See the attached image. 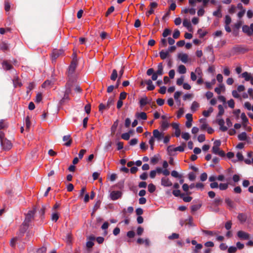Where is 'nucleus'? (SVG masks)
<instances>
[{
	"instance_id": "nucleus-47",
	"label": "nucleus",
	"mask_w": 253,
	"mask_h": 253,
	"mask_svg": "<svg viewBox=\"0 0 253 253\" xmlns=\"http://www.w3.org/2000/svg\"><path fill=\"white\" fill-rule=\"evenodd\" d=\"M148 189L150 193H152L155 191L156 187L153 184L150 183L148 185Z\"/></svg>"
},
{
	"instance_id": "nucleus-49",
	"label": "nucleus",
	"mask_w": 253,
	"mask_h": 253,
	"mask_svg": "<svg viewBox=\"0 0 253 253\" xmlns=\"http://www.w3.org/2000/svg\"><path fill=\"white\" fill-rule=\"evenodd\" d=\"M115 8L113 6L110 7L106 12L105 13V16L108 17L110 14H111L114 11Z\"/></svg>"
},
{
	"instance_id": "nucleus-56",
	"label": "nucleus",
	"mask_w": 253,
	"mask_h": 253,
	"mask_svg": "<svg viewBox=\"0 0 253 253\" xmlns=\"http://www.w3.org/2000/svg\"><path fill=\"white\" fill-rule=\"evenodd\" d=\"M35 87V84L33 82L30 83L27 87V92L28 93L31 90L34 89Z\"/></svg>"
},
{
	"instance_id": "nucleus-26",
	"label": "nucleus",
	"mask_w": 253,
	"mask_h": 253,
	"mask_svg": "<svg viewBox=\"0 0 253 253\" xmlns=\"http://www.w3.org/2000/svg\"><path fill=\"white\" fill-rule=\"evenodd\" d=\"M136 117L139 119L146 120L147 118V114L145 112L138 113L136 114Z\"/></svg>"
},
{
	"instance_id": "nucleus-16",
	"label": "nucleus",
	"mask_w": 253,
	"mask_h": 253,
	"mask_svg": "<svg viewBox=\"0 0 253 253\" xmlns=\"http://www.w3.org/2000/svg\"><path fill=\"white\" fill-rule=\"evenodd\" d=\"M225 202L230 210L233 209L235 208V204L234 202L229 198L225 199Z\"/></svg>"
},
{
	"instance_id": "nucleus-8",
	"label": "nucleus",
	"mask_w": 253,
	"mask_h": 253,
	"mask_svg": "<svg viewBox=\"0 0 253 253\" xmlns=\"http://www.w3.org/2000/svg\"><path fill=\"white\" fill-rule=\"evenodd\" d=\"M2 67L5 71L10 70L13 69V66L9 60H4L1 63Z\"/></svg>"
},
{
	"instance_id": "nucleus-30",
	"label": "nucleus",
	"mask_w": 253,
	"mask_h": 253,
	"mask_svg": "<svg viewBox=\"0 0 253 253\" xmlns=\"http://www.w3.org/2000/svg\"><path fill=\"white\" fill-rule=\"evenodd\" d=\"M242 77L244 78L246 81H249L251 79V75L247 72H245L242 74Z\"/></svg>"
},
{
	"instance_id": "nucleus-34",
	"label": "nucleus",
	"mask_w": 253,
	"mask_h": 253,
	"mask_svg": "<svg viewBox=\"0 0 253 253\" xmlns=\"http://www.w3.org/2000/svg\"><path fill=\"white\" fill-rule=\"evenodd\" d=\"M169 54V51H165L164 50H162L160 52V56L162 59L164 60L168 57Z\"/></svg>"
},
{
	"instance_id": "nucleus-28",
	"label": "nucleus",
	"mask_w": 253,
	"mask_h": 253,
	"mask_svg": "<svg viewBox=\"0 0 253 253\" xmlns=\"http://www.w3.org/2000/svg\"><path fill=\"white\" fill-rule=\"evenodd\" d=\"M8 127V124L5 120H0V129H5Z\"/></svg>"
},
{
	"instance_id": "nucleus-53",
	"label": "nucleus",
	"mask_w": 253,
	"mask_h": 253,
	"mask_svg": "<svg viewBox=\"0 0 253 253\" xmlns=\"http://www.w3.org/2000/svg\"><path fill=\"white\" fill-rule=\"evenodd\" d=\"M198 33L199 34L200 38H203L207 35V32L206 31H203L202 29H199L198 30Z\"/></svg>"
},
{
	"instance_id": "nucleus-42",
	"label": "nucleus",
	"mask_w": 253,
	"mask_h": 253,
	"mask_svg": "<svg viewBox=\"0 0 253 253\" xmlns=\"http://www.w3.org/2000/svg\"><path fill=\"white\" fill-rule=\"evenodd\" d=\"M99 111L101 113H103L104 110L105 109H108L109 108L107 107V105H105L103 103H100L98 106Z\"/></svg>"
},
{
	"instance_id": "nucleus-46",
	"label": "nucleus",
	"mask_w": 253,
	"mask_h": 253,
	"mask_svg": "<svg viewBox=\"0 0 253 253\" xmlns=\"http://www.w3.org/2000/svg\"><path fill=\"white\" fill-rule=\"evenodd\" d=\"M183 25L187 29H189L191 27L190 21L188 19H184L183 21Z\"/></svg>"
},
{
	"instance_id": "nucleus-14",
	"label": "nucleus",
	"mask_w": 253,
	"mask_h": 253,
	"mask_svg": "<svg viewBox=\"0 0 253 253\" xmlns=\"http://www.w3.org/2000/svg\"><path fill=\"white\" fill-rule=\"evenodd\" d=\"M63 140L66 142L64 145L66 146H70L72 142V140L70 135H65L63 137Z\"/></svg>"
},
{
	"instance_id": "nucleus-62",
	"label": "nucleus",
	"mask_w": 253,
	"mask_h": 253,
	"mask_svg": "<svg viewBox=\"0 0 253 253\" xmlns=\"http://www.w3.org/2000/svg\"><path fill=\"white\" fill-rule=\"evenodd\" d=\"M84 110L87 114L90 113L91 110V105L89 103L85 106Z\"/></svg>"
},
{
	"instance_id": "nucleus-1",
	"label": "nucleus",
	"mask_w": 253,
	"mask_h": 253,
	"mask_svg": "<svg viewBox=\"0 0 253 253\" xmlns=\"http://www.w3.org/2000/svg\"><path fill=\"white\" fill-rule=\"evenodd\" d=\"M73 56L72 60L68 67L66 74L67 76V80L76 82L77 77L75 74V71L78 64V61L76 53H74Z\"/></svg>"
},
{
	"instance_id": "nucleus-25",
	"label": "nucleus",
	"mask_w": 253,
	"mask_h": 253,
	"mask_svg": "<svg viewBox=\"0 0 253 253\" xmlns=\"http://www.w3.org/2000/svg\"><path fill=\"white\" fill-rule=\"evenodd\" d=\"M178 57L183 63H186L188 61V56L185 53L179 54Z\"/></svg>"
},
{
	"instance_id": "nucleus-17",
	"label": "nucleus",
	"mask_w": 253,
	"mask_h": 253,
	"mask_svg": "<svg viewBox=\"0 0 253 253\" xmlns=\"http://www.w3.org/2000/svg\"><path fill=\"white\" fill-rule=\"evenodd\" d=\"M70 95H67L66 94H64L63 97L60 100L59 103L61 105H63L65 104L66 103L69 102L70 100Z\"/></svg>"
},
{
	"instance_id": "nucleus-3",
	"label": "nucleus",
	"mask_w": 253,
	"mask_h": 253,
	"mask_svg": "<svg viewBox=\"0 0 253 253\" xmlns=\"http://www.w3.org/2000/svg\"><path fill=\"white\" fill-rule=\"evenodd\" d=\"M75 81H68L65 84V90L64 91V94L70 95L72 93V87L75 83Z\"/></svg>"
},
{
	"instance_id": "nucleus-22",
	"label": "nucleus",
	"mask_w": 253,
	"mask_h": 253,
	"mask_svg": "<svg viewBox=\"0 0 253 253\" xmlns=\"http://www.w3.org/2000/svg\"><path fill=\"white\" fill-rule=\"evenodd\" d=\"M237 218L241 223H244L247 220V215L244 213H240L238 214Z\"/></svg>"
},
{
	"instance_id": "nucleus-36",
	"label": "nucleus",
	"mask_w": 253,
	"mask_h": 253,
	"mask_svg": "<svg viewBox=\"0 0 253 253\" xmlns=\"http://www.w3.org/2000/svg\"><path fill=\"white\" fill-rule=\"evenodd\" d=\"M169 126V124L167 121H163L161 123V128L163 130H165L167 129Z\"/></svg>"
},
{
	"instance_id": "nucleus-12",
	"label": "nucleus",
	"mask_w": 253,
	"mask_h": 253,
	"mask_svg": "<svg viewBox=\"0 0 253 253\" xmlns=\"http://www.w3.org/2000/svg\"><path fill=\"white\" fill-rule=\"evenodd\" d=\"M217 123L218 125L220 126V130H221L223 132L226 131L228 129V128L227 126H224V121L222 119H218L217 120Z\"/></svg>"
},
{
	"instance_id": "nucleus-55",
	"label": "nucleus",
	"mask_w": 253,
	"mask_h": 253,
	"mask_svg": "<svg viewBox=\"0 0 253 253\" xmlns=\"http://www.w3.org/2000/svg\"><path fill=\"white\" fill-rule=\"evenodd\" d=\"M10 8V3L7 1L5 0L4 1V9L7 12L9 11Z\"/></svg>"
},
{
	"instance_id": "nucleus-35",
	"label": "nucleus",
	"mask_w": 253,
	"mask_h": 253,
	"mask_svg": "<svg viewBox=\"0 0 253 253\" xmlns=\"http://www.w3.org/2000/svg\"><path fill=\"white\" fill-rule=\"evenodd\" d=\"M178 71L180 74H185L186 72V67L183 65H180L178 67Z\"/></svg>"
},
{
	"instance_id": "nucleus-11",
	"label": "nucleus",
	"mask_w": 253,
	"mask_h": 253,
	"mask_svg": "<svg viewBox=\"0 0 253 253\" xmlns=\"http://www.w3.org/2000/svg\"><path fill=\"white\" fill-rule=\"evenodd\" d=\"M237 236L241 240H248L250 238V235L243 231L240 230L237 232Z\"/></svg>"
},
{
	"instance_id": "nucleus-31",
	"label": "nucleus",
	"mask_w": 253,
	"mask_h": 253,
	"mask_svg": "<svg viewBox=\"0 0 253 253\" xmlns=\"http://www.w3.org/2000/svg\"><path fill=\"white\" fill-rule=\"evenodd\" d=\"M213 109L212 107H210L208 110H204L203 112V115L206 117H208L213 112Z\"/></svg>"
},
{
	"instance_id": "nucleus-29",
	"label": "nucleus",
	"mask_w": 253,
	"mask_h": 253,
	"mask_svg": "<svg viewBox=\"0 0 253 253\" xmlns=\"http://www.w3.org/2000/svg\"><path fill=\"white\" fill-rule=\"evenodd\" d=\"M25 125H26V129L29 130V129L31 127V121H30V117L29 116H27L26 117Z\"/></svg>"
},
{
	"instance_id": "nucleus-40",
	"label": "nucleus",
	"mask_w": 253,
	"mask_h": 253,
	"mask_svg": "<svg viewBox=\"0 0 253 253\" xmlns=\"http://www.w3.org/2000/svg\"><path fill=\"white\" fill-rule=\"evenodd\" d=\"M130 133H131V130L129 131L128 132L123 133L121 135L122 138L126 140H128L130 138Z\"/></svg>"
},
{
	"instance_id": "nucleus-44",
	"label": "nucleus",
	"mask_w": 253,
	"mask_h": 253,
	"mask_svg": "<svg viewBox=\"0 0 253 253\" xmlns=\"http://www.w3.org/2000/svg\"><path fill=\"white\" fill-rule=\"evenodd\" d=\"M201 207V205H193L191 207V210L192 212H194L198 211Z\"/></svg>"
},
{
	"instance_id": "nucleus-33",
	"label": "nucleus",
	"mask_w": 253,
	"mask_h": 253,
	"mask_svg": "<svg viewBox=\"0 0 253 253\" xmlns=\"http://www.w3.org/2000/svg\"><path fill=\"white\" fill-rule=\"evenodd\" d=\"M89 239L91 241H87L86 244V247L88 249L91 248L94 246V243L92 242V241L94 240V237H90Z\"/></svg>"
},
{
	"instance_id": "nucleus-48",
	"label": "nucleus",
	"mask_w": 253,
	"mask_h": 253,
	"mask_svg": "<svg viewBox=\"0 0 253 253\" xmlns=\"http://www.w3.org/2000/svg\"><path fill=\"white\" fill-rule=\"evenodd\" d=\"M223 88L224 85L222 84H220L218 87L215 88L214 91L217 94H219L221 92L222 89Z\"/></svg>"
},
{
	"instance_id": "nucleus-59",
	"label": "nucleus",
	"mask_w": 253,
	"mask_h": 253,
	"mask_svg": "<svg viewBox=\"0 0 253 253\" xmlns=\"http://www.w3.org/2000/svg\"><path fill=\"white\" fill-rule=\"evenodd\" d=\"M114 99L111 97H110L108 99L107 104H106L107 107L109 108L110 107V106L114 104Z\"/></svg>"
},
{
	"instance_id": "nucleus-13",
	"label": "nucleus",
	"mask_w": 253,
	"mask_h": 253,
	"mask_svg": "<svg viewBox=\"0 0 253 253\" xmlns=\"http://www.w3.org/2000/svg\"><path fill=\"white\" fill-rule=\"evenodd\" d=\"M161 185L164 187H170L172 183L168 178L163 177L161 179Z\"/></svg>"
},
{
	"instance_id": "nucleus-2",
	"label": "nucleus",
	"mask_w": 253,
	"mask_h": 253,
	"mask_svg": "<svg viewBox=\"0 0 253 253\" xmlns=\"http://www.w3.org/2000/svg\"><path fill=\"white\" fill-rule=\"evenodd\" d=\"M36 212V210L34 209L32 210L29 211L27 213L25 214V218L24 221V224H27L30 225V223L34 220L35 214Z\"/></svg>"
},
{
	"instance_id": "nucleus-18",
	"label": "nucleus",
	"mask_w": 253,
	"mask_h": 253,
	"mask_svg": "<svg viewBox=\"0 0 253 253\" xmlns=\"http://www.w3.org/2000/svg\"><path fill=\"white\" fill-rule=\"evenodd\" d=\"M29 227V225H28L27 224H25L23 222L22 223V224L21 225V226H20V229H19L20 234L21 235H23L25 233V232L26 231V230L28 229Z\"/></svg>"
},
{
	"instance_id": "nucleus-19",
	"label": "nucleus",
	"mask_w": 253,
	"mask_h": 253,
	"mask_svg": "<svg viewBox=\"0 0 253 253\" xmlns=\"http://www.w3.org/2000/svg\"><path fill=\"white\" fill-rule=\"evenodd\" d=\"M241 118L242 120L243 126L244 127H245L248 123L249 120L245 113H242L241 114Z\"/></svg>"
},
{
	"instance_id": "nucleus-15",
	"label": "nucleus",
	"mask_w": 253,
	"mask_h": 253,
	"mask_svg": "<svg viewBox=\"0 0 253 253\" xmlns=\"http://www.w3.org/2000/svg\"><path fill=\"white\" fill-rule=\"evenodd\" d=\"M145 84L147 85V89L148 90H153L155 89V86L153 84L152 81L151 80H147L144 81Z\"/></svg>"
},
{
	"instance_id": "nucleus-9",
	"label": "nucleus",
	"mask_w": 253,
	"mask_h": 253,
	"mask_svg": "<svg viewBox=\"0 0 253 253\" xmlns=\"http://www.w3.org/2000/svg\"><path fill=\"white\" fill-rule=\"evenodd\" d=\"M122 193L120 191H113L110 194V197L112 200H116L121 197Z\"/></svg>"
},
{
	"instance_id": "nucleus-10",
	"label": "nucleus",
	"mask_w": 253,
	"mask_h": 253,
	"mask_svg": "<svg viewBox=\"0 0 253 253\" xmlns=\"http://www.w3.org/2000/svg\"><path fill=\"white\" fill-rule=\"evenodd\" d=\"M151 99H149L147 96L141 98L139 102L140 107L142 108L147 104H150L151 102Z\"/></svg>"
},
{
	"instance_id": "nucleus-23",
	"label": "nucleus",
	"mask_w": 253,
	"mask_h": 253,
	"mask_svg": "<svg viewBox=\"0 0 253 253\" xmlns=\"http://www.w3.org/2000/svg\"><path fill=\"white\" fill-rule=\"evenodd\" d=\"M222 203V200L220 198H215L211 205L214 207H218L221 205Z\"/></svg>"
},
{
	"instance_id": "nucleus-52",
	"label": "nucleus",
	"mask_w": 253,
	"mask_h": 253,
	"mask_svg": "<svg viewBox=\"0 0 253 253\" xmlns=\"http://www.w3.org/2000/svg\"><path fill=\"white\" fill-rule=\"evenodd\" d=\"M184 113V110L182 108H180L177 112L176 117L177 119L180 118Z\"/></svg>"
},
{
	"instance_id": "nucleus-20",
	"label": "nucleus",
	"mask_w": 253,
	"mask_h": 253,
	"mask_svg": "<svg viewBox=\"0 0 253 253\" xmlns=\"http://www.w3.org/2000/svg\"><path fill=\"white\" fill-rule=\"evenodd\" d=\"M0 49L3 52L8 50L9 46L8 44L4 42H2L0 43Z\"/></svg>"
},
{
	"instance_id": "nucleus-37",
	"label": "nucleus",
	"mask_w": 253,
	"mask_h": 253,
	"mask_svg": "<svg viewBox=\"0 0 253 253\" xmlns=\"http://www.w3.org/2000/svg\"><path fill=\"white\" fill-rule=\"evenodd\" d=\"M218 113L217 114V117H221L222 116L224 113V109L223 108V107L222 105H219L218 106Z\"/></svg>"
},
{
	"instance_id": "nucleus-4",
	"label": "nucleus",
	"mask_w": 253,
	"mask_h": 253,
	"mask_svg": "<svg viewBox=\"0 0 253 253\" xmlns=\"http://www.w3.org/2000/svg\"><path fill=\"white\" fill-rule=\"evenodd\" d=\"M151 138H154V141L156 139L157 141H161L164 138V133L160 132L158 129H154L153 131V136Z\"/></svg>"
},
{
	"instance_id": "nucleus-7",
	"label": "nucleus",
	"mask_w": 253,
	"mask_h": 253,
	"mask_svg": "<svg viewBox=\"0 0 253 253\" xmlns=\"http://www.w3.org/2000/svg\"><path fill=\"white\" fill-rule=\"evenodd\" d=\"M64 51L61 49H54L53 50L51 54V59L52 61H55V60L61 55L63 53Z\"/></svg>"
},
{
	"instance_id": "nucleus-41",
	"label": "nucleus",
	"mask_w": 253,
	"mask_h": 253,
	"mask_svg": "<svg viewBox=\"0 0 253 253\" xmlns=\"http://www.w3.org/2000/svg\"><path fill=\"white\" fill-rule=\"evenodd\" d=\"M101 201L100 200H98L97 201H96V202L94 204L93 207V212L91 213V215H93L94 212L96 211L98 209H99Z\"/></svg>"
},
{
	"instance_id": "nucleus-60",
	"label": "nucleus",
	"mask_w": 253,
	"mask_h": 253,
	"mask_svg": "<svg viewBox=\"0 0 253 253\" xmlns=\"http://www.w3.org/2000/svg\"><path fill=\"white\" fill-rule=\"evenodd\" d=\"M179 238V234L177 233H173L171 235L169 236V240H173L178 239Z\"/></svg>"
},
{
	"instance_id": "nucleus-64",
	"label": "nucleus",
	"mask_w": 253,
	"mask_h": 253,
	"mask_svg": "<svg viewBox=\"0 0 253 253\" xmlns=\"http://www.w3.org/2000/svg\"><path fill=\"white\" fill-rule=\"evenodd\" d=\"M232 227V222L231 221L229 220L226 222L225 224V228L229 230Z\"/></svg>"
},
{
	"instance_id": "nucleus-63",
	"label": "nucleus",
	"mask_w": 253,
	"mask_h": 253,
	"mask_svg": "<svg viewBox=\"0 0 253 253\" xmlns=\"http://www.w3.org/2000/svg\"><path fill=\"white\" fill-rule=\"evenodd\" d=\"M237 251V248L234 246L230 247L228 249V252L229 253H235Z\"/></svg>"
},
{
	"instance_id": "nucleus-61",
	"label": "nucleus",
	"mask_w": 253,
	"mask_h": 253,
	"mask_svg": "<svg viewBox=\"0 0 253 253\" xmlns=\"http://www.w3.org/2000/svg\"><path fill=\"white\" fill-rule=\"evenodd\" d=\"M228 106L231 108H234L235 106V102L233 99H231L227 102Z\"/></svg>"
},
{
	"instance_id": "nucleus-38",
	"label": "nucleus",
	"mask_w": 253,
	"mask_h": 253,
	"mask_svg": "<svg viewBox=\"0 0 253 253\" xmlns=\"http://www.w3.org/2000/svg\"><path fill=\"white\" fill-rule=\"evenodd\" d=\"M118 77V73L116 69H114L110 76V79L112 81H115Z\"/></svg>"
},
{
	"instance_id": "nucleus-57",
	"label": "nucleus",
	"mask_w": 253,
	"mask_h": 253,
	"mask_svg": "<svg viewBox=\"0 0 253 253\" xmlns=\"http://www.w3.org/2000/svg\"><path fill=\"white\" fill-rule=\"evenodd\" d=\"M51 219L53 221L56 222L59 219V214L57 212L53 213L52 214Z\"/></svg>"
},
{
	"instance_id": "nucleus-27",
	"label": "nucleus",
	"mask_w": 253,
	"mask_h": 253,
	"mask_svg": "<svg viewBox=\"0 0 253 253\" xmlns=\"http://www.w3.org/2000/svg\"><path fill=\"white\" fill-rule=\"evenodd\" d=\"M158 75H162L163 74V67L162 63H160L158 65V70L155 72Z\"/></svg>"
},
{
	"instance_id": "nucleus-45",
	"label": "nucleus",
	"mask_w": 253,
	"mask_h": 253,
	"mask_svg": "<svg viewBox=\"0 0 253 253\" xmlns=\"http://www.w3.org/2000/svg\"><path fill=\"white\" fill-rule=\"evenodd\" d=\"M181 198H182V200L185 202H190L192 200V197H190V196H184V194H181Z\"/></svg>"
},
{
	"instance_id": "nucleus-6",
	"label": "nucleus",
	"mask_w": 253,
	"mask_h": 253,
	"mask_svg": "<svg viewBox=\"0 0 253 253\" xmlns=\"http://www.w3.org/2000/svg\"><path fill=\"white\" fill-rule=\"evenodd\" d=\"M247 51L246 48L242 47L241 45H236L232 49V52L233 53H244Z\"/></svg>"
},
{
	"instance_id": "nucleus-21",
	"label": "nucleus",
	"mask_w": 253,
	"mask_h": 253,
	"mask_svg": "<svg viewBox=\"0 0 253 253\" xmlns=\"http://www.w3.org/2000/svg\"><path fill=\"white\" fill-rule=\"evenodd\" d=\"M13 84L14 87H16L17 86L21 87L22 85V84L18 77H14L13 80Z\"/></svg>"
},
{
	"instance_id": "nucleus-50",
	"label": "nucleus",
	"mask_w": 253,
	"mask_h": 253,
	"mask_svg": "<svg viewBox=\"0 0 253 253\" xmlns=\"http://www.w3.org/2000/svg\"><path fill=\"white\" fill-rule=\"evenodd\" d=\"M171 175L172 176L175 178H181L182 177L181 175L179 174L177 171L176 170H173L171 172Z\"/></svg>"
},
{
	"instance_id": "nucleus-24",
	"label": "nucleus",
	"mask_w": 253,
	"mask_h": 253,
	"mask_svg": "<svg viewBox=\"0 0 253 253\" xmlns=\"http://www.w3.org/2000/svg\"><path fill=\"white\" fill-rule=\"evenodd\" d=\"M242 30L245 33L247 34L248 36L252 35V32H251L250 26H249L248 25H244L242 27Z\"/></svg>"
},
{
	"instance_id": "nucleus-39",
	"label": "nucleus",
	"mask_w": 253,
	"mask_h": 253,
	"mask_svg": "<svg viewBox=\"0 0 253 253\" xmlns=\"http://www.w3.org/2000/svg\"><path fill=\"white\" fill-rule=\"evenodd\" d=\"M199 107V104L196 101H194L191 105V110L192 112H195L197 109Z\"/></svg>"
},
{
	"instance_id": "nucleus-43",
	"label": "nucleus",
	"mask_w": 253,
	"mask_h": 253,
	"mask_svg": "<svg viewBox=\"0 0 253 253\" xmlns=\"http://www.w3.org/2000/svg\"><path fill=\"white\" fill-rule=\"evenodd\" d=\"M218 187L220 190H225L228 188V183H220Z\"/></svg>"
},
{
	"instance_id": "nucleus-32",
	"label": "nucleus",
	"mask_w": 253,
	"mask_h": 253,
	"mask_svg": "<svg viewBox=\"0 0 253 253\" xmlns=\"http://www.w3.org/2000/svg\"><path fill=\"white\" fill-rule=\"evenodd\" d=\"M238 138L241 141L246 140L247 138V133L245 132H243L238 135Z\"/></svg>"
},
{
	"instance_id": "nucleus-54",
	"label": "nucleus",
	"mask_w": 253,
	"mask_h": 253,
	"mask_svg": "<svg viewBox=\"0 0 253 253\" xmlns=\"http://www.w3.org/2000/svg\"><path fill=\"white\" fill-rule=\"evenodd\" d=\"M180 32L178 29L175 30L172 35L173 39H176L178 38L180 36Z\"/></svg>"
},
{
	"instance_id": "nucleus-5",
	"label": "nucleus",
	"mask_w": 253,
	"mask_h": 253,
	"mask_svg": "<svg viewBox=\"0 0 253 253\" xmlns=\"http://www.w3.org/2000/svg\"><path fill=\"white\" fill-rule=\"evenodd\" d=\"M2 149L4 150H9L12 147V143L7 139L2 140L0 142Z\"/></svg>"
},
{
	"instance_id": "nucleus-58",
	"label": "nucleus",
	"mask_w": 253,
	"mask_h": 253,
	"mask_svg": "<svg viewBox=\"0 0 253 253\" xmlns=\"http://www.w3.org/2000/svg\"><path fill=\"white\" fill-rule=\"evenodd\" d=\"M170 33H171V31L169 29H165L162 35L164 38H166L168 36L170 35Z\"/></svg>"
},
{
	"instance_id": "nucleus-51",
	"label": "nucleus",
	"mask_w": 253,
	"mask_h": 253,
	"mask_svg": "<svg viewBox=\"0 0 253 253\" xmlns=\"http://www.w3.org/2000/svg\"><path fill=\"white\" fill-rule=\"evenodd\" d=\"M117 126H118V123L116 121V122H114V123L113 124V125H112V126L111 127V130L112 134H114L115 133Z\"/></svg>"
}]
</instances>
